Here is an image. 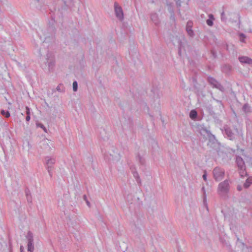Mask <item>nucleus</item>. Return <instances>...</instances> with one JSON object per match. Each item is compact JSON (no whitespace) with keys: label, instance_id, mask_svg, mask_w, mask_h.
Returning <instances> with one entry per match:
<instances>
[{"label":"nucleus","instance_id":"f257e3e1","mask_svg":"<svg viewBox=\"0 0 252 252\" xmlns=\"http://www.w3.org/2000/svg\"><path fill=\"white\" fill-rule=\"evenodd\" d=\"M230 186L228 180L220 182L218 187V193L220 195L227 194L229 191Z\"/></svg>","mask_w":252,"mask_h":252},{"label":"nucleus","instance_id":"f03ea898","mask_svg":"<svg viewBox=\"0 0 252 252\" xmlns=\"http://www.w3.org/2000/svg\"><path fill=\"white\" fill-rule=\"evenodd\" d=\"M213 177L216 181L219 182L222 180L224 177L225 171L219 167H216L213 171Z\"/></svg>","mask_w":252,"mask_h":252},{"label":"nucleus","instance_id":"7ed1b4c3","mask_svg":"<svg viewBox=\"0 0 252 252\" xmlns=\"http://www.w3.org/2000/svg\"><path fill=\"white\" fill-rule=\"evenodd\" d=\"M26 238L28 241L27 250L29 252H33L34 250V246L33 244V233L29 231L26 236Z\"/></svg>","mask_w":252,"mask_h":252},{"label":"nucleus","instance_id":"20e7f679","mask_svg":"<svg viewBox=\"0 0 252 252\" xmlns=\"http://www.w3.org/2000/svg\"><path fill=\"white\" fill-rule=\"evenodd\" d=\"M56 162V158H48L46 161V168L50 177H52V170L53 165Z\"/></svg>","mask_w":252,"mask_h":252},{"label":"nucleus","instance_id":"39448f33","mask_svg":"<svg viewBox=\"0 0 252 252\" xmlns=\"http://www.w3.org/2000/svg\"><path fill=\"white\" fill-rule=\"evenodd\" d=\"M115 11L117 18L121 20L123 18V12L122 8L119 6L117 2L114 4Z\"/></svg>","mask_w":252,"mask_h":252},{"label":"nucleus","instance_id":"423d86ee","mask_svg":"<svg viewBox=\"0 0 252 252\" xmlns=\"http://www.w3.org/2000/svg\"><path fill=\"white\" fill-rule=\"evenodd\" d=\"M236 162L238 169L246 168V165L243 158H236Z\"/></svg>","mask_w":252,"mask_h":252},{"label":"nucleus","instance_id":"0eeeda50","mask_svg":"<svg viewBox=\"0 0 252 252\" xmlns=\"http://www.w3.org/2000/svg\"><path fill=\"white\" fill-rule=\"evenodd\" d=\"M25 194L27 197V201L29 203H32V198L31 193L30 189L28 188H26L25 189Z\"/></svg>","mask_w":252,"mask_h":252},{"label":"nucleus","instance_id":"6e6552de","mask_svg":"<svg viewBox=\"0 0 252 252\" xmlns=\"http://www.w3.org/2000/svg\"><path fill=\"white\" fill-rule=\"evenodd\" d=\"M239 61L241 63H248L249 64L252 63V60L246 57L239 58Z\"/></svg>","mask_w":252,"mask_h":252},{"label":"nucleus","instance_id":"1a4fd4ad","mask_svg":"<svg viewBox=\"0 0 252 252\" xmlns=\"http://www.w3.org/2000/svg\"><path fill=\"white\" fill-rule=\"evenodd\" d=\"M134 178L139 186L141 185V181L137 171L132 173Z\"/></svg>","mask_w":252,"mask_h":252},{"label":"nucleus","instance_id":"9d476101","mask_svg":"<svg viewBox=\"0 0 252 252\" xmlns=\"http://www.w3.org/2000/svg\"><path fill=\"white\" fill-rule=\"evenodd\" d=\"M239 173L240 176L241 177H244L247 175V173L246 170V168L239 169Z\"/></svg>","mask_w":252,"mask_h":252},{"label":"nucleus","instance_id":"9b49d317","mask_svg":"<svg viewBox=\"0 0 252 252\" xmlns=\"http://www.w3.org/2000/svg\"><path fill=\"white\" fill-rule=\"evenodd\" d=\"M201 191L203 192V203L205 204L207 201V195L205 189V187L203 186L201 188Z\"/></svg>","mask_w":252,"mask_h":252},{"label":"nucleus","instance_id":"f8f14e48","mask_svg":"<svg viewBox=\"0 0 252 252\" xmlns=\"http://www.w3.org/2000/svg\"><path fill=\"white\" fill-rule=\"evenodd\" d=\"M189 116L192 119H195L197 116V113L195 110H191L189 114Z\"/></svg>","mask_w":252,"mask_h":252},{"label":"nucleus","instance_id":"ddd939ff","mask_svg":"<svg viewBox=\"0 0 252 252\" xmlns=\"http://www.w3.org/2000/svg\"><path fill=\"white\" fill-rule=\"evenodd\" d=\"M252 183V182L250 181L249 179H247L245 183L244 184V187L246 189H247L250 186Z\"/></svg>","mask_w":252,"mask_h":252},{"label":"nucleus","instance_id":"4468645a","mask_svg":"<svg viewBox=\"0 0 252 252\" xmlns=\"http://www.w3.org/2000/svg\"><path fill=\"white\" fill-rule=\"evenodd\" d=\"M83 198L84 199V200L85 201L87 206L89 207H91V203L89 202V201L87 199V195L86 194H84L83 196Z\"/></svg>","mask_w":252,"mask_h":252},{"label":"nucleus","instance_id":"2eb2a0df","mask_svg":"<svg viewBox=\"0 0 252 252\" xmlns=\"http://www.w3.org/2000/svg\"><path fill=\"white\" fill-rule=\"evenodd\" d=\"M1 114L4 116L6 118H8L10 116V113L8 111H4V110H2L1 111Z\"/></svg>","mask_w":252,"mask_h":252},{"label":"nucleus","instance_id":"dca6fc26","mask_svg":"<svg viewBox=\"0 0 252 252\" xmlns=\"http://www.w3.org/2000/svg\"><path fill=\"white\" fill-rule=\"evenodd\" d=\"M129 168H130V171L132 172V173L137 171L136 169V168H135V166L134 165H129Z\"/></svg>","mask_w":252,"mask_h":252},{"label":"nucleus","instance_id":"f3484780","mask_svg":"<svg viewBox=\"0 0 252 252\" xmlns=\"http://www.w3.org/2000/svg\"><path fill=\"white\" fill-rule=\"evenodd\" d=\"M138 161L141 165H144L145 164V158H138Z\"/></svg>","mask_w":252,"mask_h":252},{"label":"nucleus","instance_id":"a211bd4d","mask_svg":"<svg viewBox=\"0 0 252 252\" xmlns=\"http://www.w3.org/2000/svg\"><path fill=\"white\" fill-rule=\"evenodd\" d=\"M73 89L74 92H76L77 90V83L76 81L73 83Z\"/></svg>","mask_w":252,"mask_h":252},{"label":"nucleus","instance_id":"6ab92c4d","mask_svg":"<svg viewBox=\"0 0 252 252\" xmlns=\"http://www.w3.org/2000/svg\"><path fill=\"white\" fill-rule=\"evenodd\" d=\"M207 172H206V171H204V173L202 176V178H203V180L206 182L207 181Z\"/></svg>","mask_w":252,"mask_h":252},{"label":"nucleus","instance_id":"aec40b11","mask_svg":"<svg viewBox=\"0 0 252 252\" xmlns=\"http://www.w3.org/2000/svg\"><path fill=\"white\" fill-rule=\"evenodd\" d=\"M9 252H12V245L10 240L9 241Z\"/></svg>","mask_w":252,"mask_h":252},{"label":"nucleus","instance_id":"412c9836","mask_svg":"<svg viewBox=\"0 0 252 252\" xmlns=\"http://www.w3.org/2000/svg\"><path fill=\"white\" fill-rule=\"evenodd\" d=\"M207 24L210 26H211L213 25V22L211 19H208L206 21Z\"/></svg>","mask_w":252,"mask_h":252},{"label":"nucleus","instance_id":"4be33fe9","mask_svg":"<svg viewBox=\"0 0 252 252\" xmlns=\"http://www.w3.org/2000/svg\"><path fill=\"white\" fill-rule=\"evenodd\" d=\"M237 189L238 191H241L243 189V187L241 185H238L237 187Z\"/></svg>","mask_w":252,"mask_h":252},{"label":"nucleus","instance_id":"5701e85b","mask_svg":"<svg viewBox=\"0 0 252 252\" xmlns=\"http://www.w3.org/2000/svg\"><path fill=\"white\" fill-rule=\"evenodd\" d=\"M187 32H188L189 34L190 35H191L193 33L192 31L190 29H187Z\"/></svg>","mask_w":252,"mask_h":252},{"label":"nucleus","instance_id":"b1692460","mask_svg":"<svg viewBox=\"0 0 252 252\" xmlns=\"http://www.w3.org/2000/svg\"><path fill=\"white\" fill-rule=\"evenodd\" d=\"M26 113L27 115H30V109L28 107H26Z\"/></svg>","mask_w":252,"mask_h":252},{"label":"nucleus","instance_id":"393cba45","mask_svg":"<svg viewBox=\"0 0 252 252\" xmlns=\"http://www.w3.org/2000/svg\"><path fill=\"white\" fill-rule=\"evenodd\" d=\"M20 252H25L24 251V247L23 246H20Z\"/></svg>","mask_w":252,"mask_h":252},{"label":"nucleus","instance_id":"a878e982","mask_svg":"<svg viewBox=\"0 0 252 252\" xmlns=\"http://www.w3.org/2000/svg\"><path fill=\"white\" fill-rule=\"evenodd\" d=\"M30 118H30V115H27L26 118V120L27 121H29L30 120Z\"/></svg>","mask_w":252,"mask_h":252},{"label":"nucleus","instance_id":"bb28decb","mask_svg":"<svg viewBox=\"0 0 252 252\" xmlns=\"http://www.w3.org/2000/svg\"><path fill=\"white\" fill-rule=\"evenodd\" d=\"M242 245H243V249H244L245 248H246L247 249L248 248L246 246L244 243H242Z\"/></svg>","mask_w":252,"mask_h":252},{"label":"nucleus","instance_id":"cd10ccee","mask_svg":"<svg viewBox=\"0 0 252 252\" xmlns=\"http://www.w3.org/2000/svg\"><path fill=\"white\" fill-rule=\"evenodd\" d=\"M40 127L42 128H43V129L44 130V131H45V128L44 127V126L42 125H40Z\"/></svg>","mask_w":252,"mask_h":252}]
</instances>
